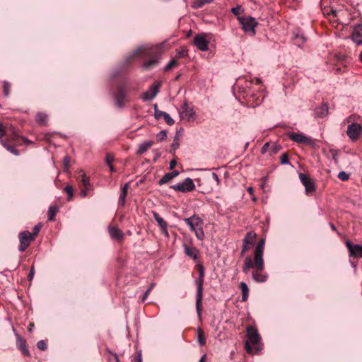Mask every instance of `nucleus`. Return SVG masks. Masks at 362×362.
Instances as JSON below:
<instances>
[{"instance_id": "f257e3e1", "label": "nucleus", "mask_w": 362, "mask_h": 362, "mask_svg": "<svg viewBox=\"0 0 362 362\" xmlns=\"http://www.w3.org/2000/svg\"><path fill=\"white\" fill-rule=\"evenodd\" d=\"M255 268V271L252 272V279L256 282H264L267 281V276L263 273L264 269V262H263V267L259 269L255 265V260L252 261L251 257L247 256L245 259V262L243 266V272L245 274H247L250 269Z\"/></svg>"}, {"instance_id": "f03ea898", "label": "nucleus", "mask_w": 362, "mask_h": 362, "mask_svg": "<svg viewBox=\"0 0 362 362\" xmlns=\"http://www.w3.org/2000/svg\"><path fill=\"white\" fill-rule=\"evenodd\" d=\"M199 276L195 279V284L197 286V295H196V310L198 315L200 317L202 315V303L203 298V285L204 279V267L202 264L197 265Z\"/></svg>"}, {"instance_id": "7ed1b4c3", "label": "nucleus", "mask_w": 362, "mask_h": 362, "mask_svg": "<svg viewBox=\"0 0 362 362\" xmlns=\"http://www.w3.org/2000/svg\"><path fill=\"white\" fill-rule=\"evenodd\" d=\"M246 332L247 340L245 342V348L247 353L252 354L254 353V349L250 346V344L254 346L258 345L261 337L257 329L253 326H247Z\"/></svg>"}, {"instance_id": "20e7f679", "label": "nucleus", "mask_w": 362, "mask_h": 362, "mask_svg": "<svg viewBox=\"0 0 362 362\" xmlns=\"http://www.w3.org/2000/svg\"><path fill=\"white\" fill-rule=\"evenodd\" d=\"M238 19L241 24L242 28L245 33H249L251 35H255V27L257 25V22L255 18L251 16H246L238 17Z\"/></svg>"}, {"instance_id": "39448f33", "label": "nucleus", "mask_w": 362, "mask_h": 362, "mask_svg": "<svg viewBox=\"0 0 362 362\" xmlns=\"http://www.w3.org/2000/svg\"><path fill=\"white\" fill-rule=\"evenodd\" d=\"M264 245L265 240H259L254 251V259L255 260V265L259 269H262L263 267V254Z\"/></svg>"}, {"instance_id": "423d86ee", "label": "nucleus", "mask_w": 362, "mask_h": 362, "mask_svg": "<svg viewBox=\"0 0 362 362\" xmlns=\"http://www.w3.org/2000/svg\"><path fill=\"white\" fill-rule=\"evenodd\" d=\"M19 246L18 250L21 252H24L30 245V243L34 240L33 235L28 230H24L18 234Z\"/></svg>"}, {"instance_id": "0eeeda50", "label": "nucleus", "mask_w": 362, "mask_h": 362, "mask_svg": "<svg viewBox=\"0 0 362 362\" xmlns=\"http://www.w3.org/2000/svg\"><path fill=\"white\" fill-rule=\"evenodd\" d=\"M170 188L173 189L175 191H179L185 193L194 190L195 185L192 179L187 177L182 182H179L176 185H171Z\"/></svg>"}, {"instance_id": "6e6552de", "label": "nucleus", "mask_w": 362, "mask_h": 362, "mask_svg": "<svg viewBox=\"0 0 362 362\" xmlns=\"http://www.w3.org/2000/svg\"><path fill=\"white\" fill-rule=\"evenodd\" d=\"M346 134L351 141H356L362 134L361 125L356 122L351 123L348 126Z\"/></svg>"}, {"instance_id": "1a4fd4ad", "label": "nucleus", "mask_w": 362, "mask_h": 362, "mask_svg": "<svg viewBox=\"0 0 362 362\" xmlns=\"http://www.w3.org/2000/svg\"><path fill=\"white\" fill-rule=\"evenodd\" d=\"M125 91L126 86L124 84H120L117 86L115 93V100L116 105L119 107H122L124 105L126 98Z\"/></svg>"}, {"instance_id": "9d476101", "label": "nucleus", "mask_w": 362, "mask_h": 362, "mask_svg": "<svg viewBox=\"0 0 362 362\" xmlns=\"http://www.w3.org/2000/svg\"><path fill=\"white\" fill-rule=\"evenodd\" d=\"M160 85L161 83L159 81L154 83L147 91L143 93L142 100L144 101L152 100L158 93Z\"/></svg>"}, {"instance_id": "9b49d317", "label": "nucleus", "mask_w": 362, "mask_h": 362, "mask_svg": "<svg viewBox=\"0 0 362 362\" xmlns=\"http://www.w3.org/2000/svg\"><path fill=\"white\" fill-rule=\"evenodd\" d=\"M298 177L300 182L305 188L306 194H310L315 191V183L312 181L309 176L304 173H300Z\"/></svg>"}, {"instance_id": "f8f14e48", "label": "nucleus", "mask_w": 362, "mask_h": 362, "mask_svg": "<svg viewBox=\"0 0 362 362\" xmlns=\"http://www.w3.org/2000/svg\"><path fill=\"white\" fill-rule=\"evenodd\" d=\"M195 112L192 107H189L187 102H184L181 106L180 116L182 119L190 121L194 117Z\"/></svg>"}, {"instance_id": "ddd939ff", "label": "nucleus", "mask_w": 362, "mask_h": 362, "mask_svg": "<svg viewBox=\"0 0 362 362\" xmlns=\"http://www.w3.org/2000/svg\"><path fill=\"white\" fill-rule=\"evenodd\" d=\"M194 44L200 51H206L209 49V41L205 34H198L194 38Z\"/></svg>"}, {"instance_id": "4468645a", "label": "nucleus", "mask_w": 362, "mask_h": 362, "mask_svg": "<svg viewBox=\"0 0 362 362\" xmlns=\"http://www.w3.org/2000/svg\"><path fill=\"white\" fill-rule=\"evenodd\" d=\"M346 246L349 250V255L355 258L362 257V245L352 244L350 240L346 242Z\"/></svg>"}, {"instance_id": "2eb2a0df", "label": "nucleus", "mask_w": 362, "mask_h": 362, "mask_svg": "<svg viewBox=\"0 0 362 362\" xmlns=\"http://www.w3.org/2000/svg\"><path fill=\"white\" fill-rule=\"evenodd\" d=\"M154 116L158 119H160V117H163L164 119L165 122L168 125H173L175 123L174 119L170 116V115L168 113L157 109V105H155Z\"/></svg>"}, {"instance_id": "dca6fc26", "label": "nucleus", "mask_w": 362, "mask_h": 362, "mask_svg": "<svg viewBox=\"0 0 362 362\" xmlns=\"http://www.w3.org/2000/svg\"><path fill=\"white\" fill-rule=\"evenodd\" d=\"M351 38L356 44H362V24H358L354 27Z\"/></svg>"}, {"instance_id": "f3484780", "label": "nucleus", "mask_w": 362, "mask_h": 362, "mask_svg": "<svg viewBox=\"0 0 362 362\" xmlns=\"http://www.w3.org/2000/svg\"><path fill=\"white\" fill-rule=\"evenodd\" d=\"M288 137L293 141L298 144L310 143L309 138L306 137L303 134H298L296 132H291L288 134Z\"/></svg>"}, {"instance_id": "a211bd4d", "label": "nucleus", "mask_w": 362, "mask_h": 362, "mask_svg": "<svg viewBox=\"0 0 362 362\" xmlns=\"http://www.w3.org/2000/svg\"><path fill=\"white\" fill-rule=\"evenodd\" d=\"M108 232L112 239L122 240L124 238V233L117 227H109Z\"/></svg>"}, {"instance_id": "6ab92c4d", "label": "nucleus", "mask_w": 362, "mask_h": 362, "mask_svg": "<svg viewBox=\"0 0 362 362\" xmlns=\"http://www.w3.org/2000/svg\"><path fill=\"white\" fill-rule=\"evenodd\" d=\"M153 216L158 225L160 227L162 232L164 233L166 236H168L167 222L156 211H153Z\"/></svg>"}, {"instance_id": "aec40b11", "label": "nucleus", "mask_w": 362, "mask_h": 362, "mask_svg": "<svg viewBox=\"0 0 362 362\" xmlns=\"http://www.w3.org/2000/svg\"><path fill=\"white\" fill-rule=\"evenodd\" d=\"M329 107L327 103H322L320 107L315 110V115L316 117L324 118L328 115Z\"/></svg>"}, {"instance_id": "412c9836", "label": "nucleus", "mask_w": 362, "mask_h": 362, "mask_svg": "<svg viewBox=\"0 0 362 362\" xmlns=\"http://www.w3.org/2000/svg\"><path fill=\"white\" fill-rule=\"evenodd\" d=\"M16 337V345L19 348V349L22 351V353L25 356H29L30 352L29 350L26 347L25 340L21 337L19 334L17 333H15Z\"/></svg>"}, {"instance_id": "4be33fe9", "label": "nucleus", "mask_w": 362, "mask_h": 362, "mask_svg": "<svg viewBox=\"0 0 362 362\" xmlns=\"http://www.w3.org/2000/svg\"><path fill=\"white\" fill-rule=\"evenodd\" d=\"M183 247L185 250V253L188 257L192 258L193 259H197L199 257V250L194 247H190L187 244L183 245Z\"/></svg>"}, {"instance_id": "5701e85b", "label": "nucleus", "mask_w": 362, "mask_h": 362, "mask_svg": "<svg viewBox=\"0 0 362 362\" xmlns=\"http://www.w3.org/2000/svg\"><path fill=\"white\" fill-rule=\"evenodd\" d=\"M129 182L124 184L121 187V192L119 194L118 204L119 206H124L126 202V197L127 194V190L129 189Z\"/></svg>"}, {"instance_id": "b1692460", "label": "nucleus", "mask_w": 362, "mask_h": 362, "mask_svg": "<svg viewBox=\"0 0 362 362\" xmlns=\"http://www.w3.org/2000/svg\"><path fill=\"white\" fill-rule=\"evenodd\" d=\"M256 238L257 234L253 231H250L245 234V238L243 240V243H245V245H249L252 247Z\"/></svg>"}, {"instance_id": "393cba45", "label": "nucleus", "mask_w": 362, "mask_h": 362, "mask_svg": "<svg viewBox=\"0 0 362 362\" xmlns=\"http://www.w3.org/2000/svg\"><path fill=\"white\" fill-rule=\"evenodd\" d=\"M153 144L152 141H148L139 145L136 153L141 155L145 153L148 148H150Z\"/></svg>"}, {"instance_id": "a878e982", "label": "nucleus", "mask_w": 362, "mask_h": 362, "mask_svg": "<svg viewBox=\"0 0 362 362\" xmlns=\"http://www.w3.org/2000/svg\"><path fill=\"white\" fill-rule=\"evenodd\" d=\"M239 287L242 292V301L245 302L248 299L249 296V288L246 283L241 282L239 285Z\"/></svg>"}, {"instance_id": "bb28decb", "label": "nucleus", "mask_w": 362, "mask_h": 362, "mask_svg": "<svg viewBox=\"0 0 362 362\" xmlns=\"http://www.w3.org/2000/svg\"><path fill=\"white\" fill-rule=\"evenodd\" d=\"M47 115L43 112H38L36 115V122L41 126H45L47 123Z\"/></svg>"}, {"instance_id": "cd10ccee", "label": "nucleus", "mask_w": 362, "mask_h": 362, "mask_svg": "<svg viewBox=\"0 0 362 362\" xmlns=\"http://www.w3.org/2000/svg\"><path fill=\"white\" fill-rule=\"evenodd\" d=\"M0 142L2 144V146H4L11 153L16 156L19 155V151L17 149H16V148L13 146L8 144L7 140L1 139Z\"/></svg>"}, {"instance_id": "c85d7f7f", "label": "nucleus", "mask_w": 362, "mask_h": 362, "mask_svg": "<svg viewBox=\"0 0 362 362\" xmlns=\"http://www.w3.org/2000/svg\"><path fill=\"white\" fill-rule=\"evenodd\" d=\"M158 64V61L157 59H149V60H147L146 62H144V64H143V68L145 69V70H149L151 69V68L153 67H155L156 66H157Z\"/></svg>"}, {"instance_id": "c756f323", "label": "nucleus", "mask_w": 362, "mask_h": 362, "mask_svg": "<svg viewBox=\"0 0 362 362\" xmlns=\"http://www.w3.org/2000/svg\"><path fill=\"white\" fill-rule=\"evenodd\" d=\"M189 218L192 220V222L196 228L202 227L204 221L199 216L194 214Z\"/></svg>"}, {"instance_id": "7c9ffc66", "label": "nucleus", "mask_w": 362, "mask_h": 362, "mask_svg": "<svg viewBox=\"0 0 362 362\" xmlns=\"http://www.w3.org/2000/svg\"><path fill=\"white\" fill-rule=\"evenodd\" d=\"M306 42V37L300 33H297L294 37V42L298 47H302Z\"/></svg>"}, {"instance_id": "2f4dec72", "label": "nucleus", "mask_w": 362, "mask_h": 362, "mask_svg": "<svg viewBox=\"0 0 362 362\" xmlns=\"http://www.w3.org/2000/svg\"><path fill=\"white\" fill-rule=\"evenodd\" d=\"M58 211V207L55 206H51L48 210V221H53L55 219L56 214Z\"/></svg>"}, {"instance_id": "473e14b6", "label": "nucleus", "mask_w": 362, "mask_h": 362, "mask_svg": "<svg viewBox=\"0 0 362 362\" xmlns=\"http://www.w3.org/2000/svg\"><path fill=\"white\" fill-rule=\"evenodd\" d=\"M81 178L78 180V181L81 182L83 187H91L90 183L89 177L86 176V175L84 173H82L81 175H80Z\"/></svg>"}, {"instance_id": "72a5a7b5", "label": "nucleus", "mask_w": 362, "mask_h": 362, "mask_svg": "<svg viewBox=\"0 0 362 362\" xmlns=\"http://www.w3.org/2000/svg\"><path fill=\"white\" fill-rule=\"evenodd\" d=\"M214 0H196L193 2L192 6L194 8H200L206 4L213 2Z\"/></svg>"}, {"instance_id": "f704fd0d", "label": "nucleus", "mask_w": 362, "mask_h": 362, "mask_svg": "<svg viewBox=\"0 0 362 362\" xmlns=\"http://www.w3.org/2000/svg\"><path fill=\"white\" fill-rule=\"evenodd\" d=\"M197 341L199 345L204 346L206 344V338L204 336V333L201 328H198L197 329Z\"/></svg>"}, {"instance_id": "c9c22d12", "label": "nucleus", "mask_w": 362, "mask_h": 362, "mask_svg": "<svg viewBox=\"0 0 362 362\" xmlns=\"http://www.w3.org/2000/svg\"><path fill=\"white\" fill-rule=\"evenodd\" d=\"M107 362H119V357L117 354L113 353L110 349L107 350Z\"/></svg>"}, {"instance_id": "e433bc0d", "label": "nucleus", "mask_w": 362, "mask_h": 362, "mask_svg": "<svg viewBox=\"0 0 362 362\" xmlns=\"http://www.w3.org/2000/svg\"><path fill=\"white\" fill-rule=\"evenodd\" d=\"M173 176L171 175V174L170 173H165L163 177L162 178L158 181V185H163L164 184H166L168 183V182H170L171 180H173Z\"/></svg>"}, {"instance_id": "4c0bfd02", "label": "nucleus", "mask_w": 362, "mask_h": 362, "mask_svg": "<svg viewBox=\"0 0 362 362\" xmlns=\"http://www.w3.org/2000/svg\"><path fill=\"white\" fill-rule=\"evenodd\" d=\"M329 152L332 156L334 163L338 164L339 163L338 155H339L340 151L338 149L331 148V149H329Z\"/></svg>"}, {"instance_id": "58836bf2", "label": "nucleus", "mask_w": 362, "mask_h": 362, "mask_svg": "<svg viewBox=\"0 0 362 362\" xmlns=\"http://www.w3.org/2000/svg\"><path fill=\"white\" fill-rule=\"evenodd\" d=\"M281 149V145H279L278 144H274L269 150V155L273 156V155L276 154V153H278Z\"/></svg>"}, {"instance_id": "ea45409f", "label": "nucleus", "mask_w": 362, "mask_h": 362, "mask_svg": "<svg viewBox=\"0 0 362 362\" xmlns=\"http://www.w3.org/2000/svg\"><path fill=\"white\" fill-rule=\"evenodd\" d=\"M193 232H194L197 239L200 240H202L204 239V232L202 227L197 228L196 230H194Z\"/></svg>"}, {"instance_id": "a19ab883", "label": "nucleus", "mask_w": 362, "mask_h": 362, "mask_svg": "<svg viewBox=\"0 0 362 362\" xmlns=\"http://www.w3.org/2000/svg\"><path fill=\"white\" fill-rule=\"evenodd\" d=\"M64 191L67 194V196H68L67 199L69 201H70L72 199L73 195H74V189H73L72 186L66 185L64 188Z\"/></svg>"}, {"instance_id": "79ce46f5", "label": "nucleus", "mask_w": 362, "mask_h": 362, "mask_svg": "<svg viewBox=\"0 0 362 362\" xmlns=\"http://www.w3.org/2000/svg\"><path fill=\"white\" fill-rule=\"evenodd\" d=\"M10 88H11L10 83L6 82V81L4 82V83H3V91H4V95L6 97L8 96L9 92H10Z\"/></svg>"}, {"instance_id": "37998d69", "label": "nucleus", "mask_w": 362, "mask_h": 362, "mask_svg": "<svg viewBox=\"0 0 362 362\" xmlns=\"http://www.w3.org/2000/svg\"><path fill=\"white\" fill-rule=\"evenodd\" d=\"M41 228H42L41 223H39L38 224L35 226V227L33 228V233H31V235H33L34 239L38 235Z\"/></svg>"}, {"instance_id": "c03bdc74", "label": "nucleus", "mask_w": 362, "mask_h": 362, "mask_svg": "<svg viewBox=\"0 0 362 362\" xmlns=\"http://www.w3.org/2000/svg\"><path fill=\"white\" fill-rule=\"evenodd\" d=\"M338 177L339 179H340L342 181H346L349 180V175L348 173H346V172L344 171H341L338 174Z\"/></svg>"}, {"instance_id": "a18cd8bd", "label": "nucleus", "mask_w": 362, "mask_h": 362, "mask_svg": "<svg viewBox=\"0 0 362 362\" xmlns=\"http://www.w3.org/2000/svg\"><path fill=\"white\" fill-rule=\"evenodd\" d=\"M167 136L166 132L163 130L156 134V139L158 141L164 140Z\"/></svg>"}, {"instance_id": "49530a36", "label": "nucleus", "mask_w": 362, "mask_h": 362, "mask_svg": "<svg viewBox=\"0 0 362 362\" xmlns=\"http://www.w3.org/2000/svg\"><path fill=\"white\" fill-rule=\"evenodd\" d=\"M243 11V10L242 8V6L240 5H237L235 7L231 8V12L235 16L239 15Z\"/></svg>"}, {"instance_id": "de8ad7c7", "label": "nucleus", "mask_w": 362, "mask_h": 362, "mask_svg": "<svg viewBox=\"0 0 362 362\" xmlns=\"http://www.w3.org/2000/svg\"><path fill=\"white\" fill-rule=\"evenodd\" d=\"M177 64V62L175 59H171L168 64L165 66L164 70L165 71H169L171 69L175 64Z\"/></svg>"}, {"instance_id": "09e8293b", "label": "nucleus", "mask_w": 362, "mask_h": 362, "mask_svg": "<svg viewBox=\"0 0 362 362\" xmlns=\"http://www.w3.org/2000/svg\"><path fill=\"white\" fill-rule=\"evenodd\" d=\"M37 347L42 351L47 349V344L44 340H40L37 343Z\"/></svg>"}, {"instance_id": "8fccbe9b", "label": "nucleus", "mask_w": 362, "mask_h": 362, "mask_svg": "<svg viewBox=\"0 0 362 362\" xmlns=\"http://www.w3.org/2000/svg\"><path fill=\"white\" fill-rule=\"evenodd\" d=\"M280 162L282 165H286L289 163L288 156L286 153H283L280 157Z\"/></svg>"}, {"instance_id": "3c124183", "label": "nucleus", "mask_w": 362, "mask_h": 362, "mask_svg": "<svg viewBox=\"0 0 362 362\" xmlns=\"http://www.w3.org/2000/svg\"><path fill=\"white\" fill-rule=\"evenodd\" d=\"M184 221L189 227L192 231L196 230L197 228L194 227L193 223L192 222V220H190L189 218H184Z\"/></svg>"}, {"instance_id": "603ef678", "label": "nucleus", "mask_w": 362, "mask_h": 362, "mask_svg": "<svg viewBox=\"0 0 362 362\" xmlns=\"http://www.w3.org/2000/svg\"><path fill=\"white\" fill-rule=\"evenodd\" d=\"M251 247H252V246H250L249 245H245V243H243V246H242V250H241V252H240V255L243 256L245 255V253L246 252H247Z\"/></svg>"}, {"instance_id": "864d4df0", "label": "nucleus", "mask_w": 362, "mask_h": 362, "mask_svg": "<svg viewBox=\"0 0 362 362\" xmlns=\"http://www.w3.org/2000/svg\"><path fill=\"white\" fill-rule=\"evenodd\" d=\"M177 55L179 57H185L187 56V50L185 48H182L177 51Z\"/></svg>"}, {"instance_id": "5fc2aeb1", "label": "nucleus", "mask_w": 362, "mask_h": 362, "mask_svg": "<svg viewBox=\"0 0 362 362\" xmlns=\"http://www.w3.org/2000/svg\"><path fill=\"white\" fill-rule=\"evenodd\" d=\"M91 189V187H83L81 190L80 194L82 197H86L88 195V191Z\"/></svg>"}, {"instance_id": "6e6d98bb", "label": "nucleus", "mask_w": 362, "mask_h": 362, "mask_svg": "<svg viewBox=\"0 0 362 362\" xmlns=\"http://www.w3.org/2000/svg\"><path fill=\"white\" fill-rule=\"evenodd\" d=\"M270 144L269 142L265 143L261 148V153L264 154L269 151Z\"/></svg>"}, {"instance_id": "4d7b16f0", "label": "nucleus", "mask_w": 362, "mask_h": 362, "mask_svg": "<svg viewBox=\"0 0 362 362\" xmlns=\"http://www.w3.org/2000/svg\"><path fill=\"white\" fill-rule=\"evenodd\" d=\"M113 160H114V156L112 154L107 153L106 155L105 160H106L107 165L112 164Z\"/></svg>"}, {"instance_id": "13d9d810", "label": "nucleus", "mask_w": 362, "mask_h": 362, "mask_svg": "<svg viewBox=\"0 0 362 362\" xmlns=\"http://www.w3.org/2000/svg\"><path fill=\"white\" fill-rule=\"evenodd\" d=\"M34 274H35V269H34V266L33 265L31 267L30 272L28 273V279L29 281H32V279H33Z\"/></svg>"}, {"instance_id": "bf43d9fd", "label": "nucleus", "mask_w": 362, "mask_h": 362, "mask_svg": "<svg viewBox=\"0 0 362 362\" xmlns=\"http://www.w3.org/2000/svg\"><path fill=\"white\" fill-rule=\"evenodd\" d=\"M6 134V128L3 126L2 124H0V140L3 139V137Z\"/></svg>"}, {"instance_id": "052dcab7", "label": "nucleus", "mask_w": 362, "mask_h": 362, "mask_svg": "<svg viewBox=\"0 0 362 362\" xmlns=\"http://www.w3.org/2000/svg\"><path fill=\"white\" fill-rule=\"evenodd\" d=\"M64 168L68 169L69 166V158L68 156H65L63 160Z\"/></svg>"}, {"instance_id": "680f3d73", "label": "nucleus", "mask_w": 362, "mask_h": 362, "mask_svg": "<svg viewBox=\"0 0 362 362\" xmlns=\"http://www.w3.org/2000/svg\"><path fill=\"white\" fill-rule=\"evenodd\" d=\"M179 146V144L177 141H175V139L174 140L173 143L171 145V149L175 151L176 150Z\"/></svg>"}, {"instance_id": "e2e57ef3", "label": "nucleus", "mask_w": 362, "mask_h": 362, "mask_svg": "<svg viewBox=\"0 0 362 362\" xmlns=\"http://www.w3.org/2000/svg\"><path fill=\"white\" fill-rule=\"evenodd\" d=\"M148 294H149V290H147V291L144 293V295L142 296V297H141V301L144 303V302L146 300V298H147V297H148Z\"/></svg>"}, {"instance_id": "0e129e2a", "label": "nucleus", "mask_w": 362, "mask_h": 362, "mask_svg": "<svg viewBox=\"0 0 362 362\" xmlns=\"http://www.w3.org/2000/svg\"><path fill=\"white\" fill-rule=\"evenodd\" d=\"M176 165H177V161L175 159L172 160L170 162V170L174 169L175 168Z\"/></svg>"}, {"instance_id": "69168bd1", "label": "nucleus", "mask_w": 362, "mask_h": 362, "mask_svg": "<svg viewBox=\"0 0 362 362\" xmlns=\"http://www.w3.org/2000/svg\"><path fill=\"white\" fill-rule=\"evenodd\" d=\"M141 354L139 352L134 358V362H141Z\"/></svg>"}, {"instance_id": "338daca9", "label": "nucleus", "mask_w": 362, "mask_h": 362, "mask_svg": "<svg viewBox=\"0 0 362 362\" xmlns=\"http://www.w3.org/2000/svg\"><path fill=\"white\" fill-rule=\"evenodd\" d=\"M212 178L217 182V184L219 183V178L216 173H212Z\"/></svg>"}, {"instance_id": "774afa93", "label": "nucleus", "mask_w": 362, "mask_h": 362, "mask_svg": "<svg viewBox=\"0 0 362 362\" xmlns=\"http://www.w3.org/2000/svg\"><path fill=\"white\" fill-rule=\"evenodd\" d=\"M170 173L171 174V175L174 178V177H175L179 175L180 172L178 170H173V172H170Z\"/></svg>"}]
</instances>
